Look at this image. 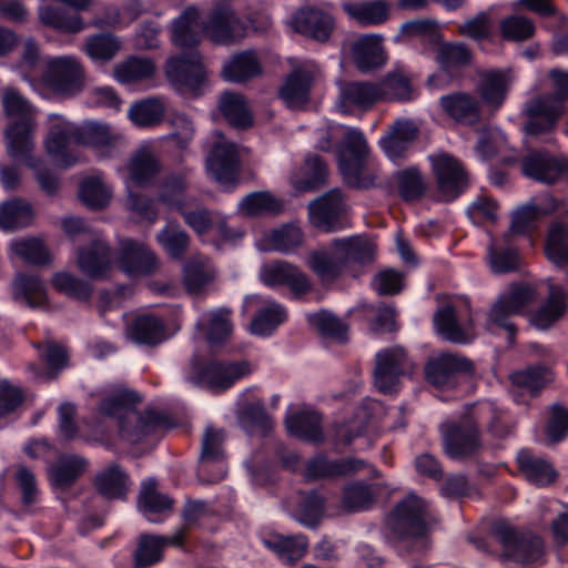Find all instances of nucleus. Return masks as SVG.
Wrapping results in <instances>:
<instances>
[{"label":"nucleus","instance_id":"nucleus-1","mask_svg":"<svg viewBox=\"0 0 568 568\" xmlns=\"http://www.w3.org/2000/svg\"><path fill=\"white\" fill-rule=\"evenodd\" d=\"M141 402L142 398L136 392L123 390L102 398L98 412L114 418L120 437L130 444H139L151 435L173 427L170 417L164 413L153 409L139 412L136 406Z\"/></svg>","mask_w":568,"mask_h":568},{"label":"nucleus","instance_id":"nucleus-2","mask_svg":"<svg viewBox=\"0 0 568 568\" xmlns=\"http://www.w3.org/2000/svg\"><path fill=\"white\" fill-rule=\"evenodd\" d=\"M2 106L12 119L6 131L8 153L16 160L27 161L33 150L37 109L13 88L3 90Z\"/></svg>","mask_w":568,"mask_h":568},{"label":"nucleus","instance_id":"nucleus-3","mask_svg":"<svg viewBox=\"0 0 568 568\" xmlns=\"http://www.w3.org/2000/svg\"><path fill=\"white\" fill-rule=\"evenodd\" d=\"M338 165L348 186L364 190L377 186L381 172L369 163V149L361 130L345 131L338 148Z\"/></svg>","mask_w":568,"mask_h":568},{"label":"nucleus","instance_id":"nucleus-4","mask_svg":"<svg viewBox=\"0 0 568 568\" xmlns=\"http://www.w3.org/2000/svg\"><path fill=\"white\" fill-rule=\"evenodd\" d=\"M429 511L427 503L415 494L398 501L388 515L387 525L399 541H407L406 551L425 548L428 534Z\"/></svg>","mask_w":568,"mask_h":568},{"label":"nucleus","instance_id":"nucleus-5","mask_svg":"<svg viewBox=\"0 0 568 568\" xmlns=\"http://www.w3.org/2000/svg\"><path fill=\"white\" fill-rule=\"evenodd\" d=\"M39 81L52 95L72 99L83 92L88 75L82 62L73 55L45 57Z\"/></svg>","mask_w":568,"mask_h":568},{"label":"nucleus","instance_id":"nucleus-6","mask_svg":"<svg viewBox=\"0 0 568 568\" xmlns=\"http://www.w3.org/2000/svg\"><path fill=\"white\" fill-rule=\"evenodd\" d=\"M536 291L531 285H511L509 291L501 294L491 305L487 313L486 329L489 332L494 328L504 329L509 345H515L518 329L511 317L521 314L527 305L536 301Z\"/></svg>","mask_w":568,"mask_h":568},{"label":"nucleus","instance_id":"nucleus-7","mask_svg":"<svg viewBox=\"0 0 568 568\" xmlns=\"http://www.w3.org/2000/svg\"><path fill=\"white\" fill-rule=\"evenodd\" d=\"M251 373V365L246 361H201L194 356L191 361L189 379L194 385H205L213 390H225L237 379Z\"/></svg>","mask_w":568,"mask_h":568},{"label":"nucleus","instance_id":"nucleus-8","mask_svg":"<svg viewBox=\"0 0 568 568\" xmlns=\"http://www.w3.org/2000/svg\"><path fill=\"white\" fill-rule=\"evenodd\" d=\"M493 536L503 546L500 559L519 564L538 560L542 555L541 539L531 532L524 531L506 523L498 521L493 527Z\"/></svg>","mask_w":568,"mask_h":568},{"label":"nucleus","instance_id":"nucleus-9","mask_svg":"<svg viewBox=\"0 0 568 568\" xmlns=\"http://www.w3.org/2000/svg\"><path fill=\"white\" fill-rule=\"evenodd\" d=\"M440 429L444 450L450 458L466 459L480 453V430L473 414L463 416L458 422L443 424Z\"/></svg>","mask_w":568,"mask_h":568},{"label":"nucleus","instance_id":"nucleus-10","mask_svg":"<svg viewBox=\"0 0 568 568\" xmlns=\"http://www.w3.org/2000/svg\"><path fill=\"white\" fill-rule=\"evenodd\" d=\"M566 112V105L547 93H539L528 99L523 106L524 130L529 135L551 132Z\"/></svg>","mask_w":568,"mask_h":568},{"label":"nucleus","instance_id":"nucleus-11","mask_svg":"<svg viewBox=\"0 0 568 568\" xmlns=\"http://www.w3.org/2000/svg\"><path fill=\"white\" fill-rule=\"evenodd\" d=\"M429 160L439 199L450 202L458 197L468 185V176L463 164L448 153L432 155Z\"/></svg>","mask_w":568,"mask_h":568},{"label":"nucleus","instance_id":"nucleus-12","mask_svg":"<svg viewBox=\"0 0 568 568\" xmlns=\"http://www.w3.org/2000/svg\"><path fill=\"white\" fill-rule=\"evenodd\" d=\"M412 369V363L400 346L385 348L375 356L374 384L383 394L397 390L399 379Z\"/></svg>","mask_w":568,"mask_h":568},{"label":"nucleus","instance_id":"nucleus-13","mask_svg":"<svg viewBox=\"0 0 568 568\" xmlns=\"http://www.w3.org/2000/svg\"><path fill=\"white\" fill-rule=\"evenodd\" d=\"M474 371L469 358L454 353H443L430 358L424 368L426 381L436 388H453L460 375H471Z\"/></svg>","mask_w":568,"mask_h":568},{"label":"nucleus","instance_id":"nucleus-14","mask_svg":"<svg viewBox=\"0 0 568 568\" xmlns=\"http://www.w3.org/2000/svg\"><path fill=\"white\" fill-rule=\"evenodd\" d=\"M165 73L170 83L178 90L194 91L205 78L202 55L197 50L182 51L168 60Z\"/></svg>","mask_w":568,"mask_h":568},{"label":"nucleus","instance_id":"nucleus-15","mask_svg":"<svg viewBox=\"0 0 568 568\" xmlns=\"http://www.w3.org/2000/svg\"><path fill=\"white\" fill-rule=\"evenodd\" d=\"M203 30L216 44H230L245 37L247 23L229 6H216L203 22Z\"/></svg>","mask_w":568,"mask_h":568},{"label":"nucleus","instance_id":"nucleus-16","mask_svg":"<svg viewBox=\"0 0 568 568\" xmlns=\"http://www.w3.org/2000/svg\"><path fill=\"white\" fill-rule=\"evenodd\" d=\"M346 204L339 189H333L308 204L312 224L324 231L343 229Z\"/></svg>","mask_w":568,"mask_h":568},{"label":"nucleus","instance_id":"nucleus-17","mask_svg":"<svg viewBox=\"0 0 568 568\" xmlns=\"http://www.w3.org/2000/svg\"><path fill=\"white\" fill-rule=\"evenodd\" d=\"M261 278L267 286L288 287L295 298H301L313 288L308 275L298 266L286 261H275L265 265L261 271Z\"/></svg>","mask_w":568,"mask_h":568},{"label":"nucleus","instance_id":"nucleus-18","mask_svg":"<svg viewBox=\"0 0 568 568\" xmlns=\"http://www.w3.org/2000/svg\"><path fill=\"white\" fill-rule=\"evenodd\" d=\"M365 468H369L373 477L379 476L377 469L371 467L361 458L347 457L332 460L325 456H317L307 462L305 477L307 480H316L321 478L349 476Z\"/></svg>","mask_w":568,"mask_h":568},{"label":"nucleus","instance_id":"nucleus-19","mask_svg":"<svg viewBox=\"0 0 568 568\" xmlns=\"http://www.w3.org/2000/svg\"><path fill=\"white\" fill-rule=\"evenodd\" d=\"M48 120L51 125L45 141L47 151L60 158L61 164L69 168L77 162V159L67 152V148L70 144H78V125L59 114H50Z\"/></svg>","mask_w":568,"mask_h":568},{"label":"nucleus","instance_id":"nucleus-20","mask_svg":"<svg viewBox=\"0 0 568 568\" xmlns=\"http://www.w3.org/2000/svg\"><path fill=\"white\" fill-rule=\"evenodd\" d=\"M306 265L323 284H332L347 272L335 240L328 246L310 252Z\"/></svg>","mask_w":568,"mask_h":568},{"label":"nucleus","instance_id":"nucleus-21","mask_svg":"<svg viewBox=\"0 0 568 568\" xmlns=\"http://www.w3.org/2000/svg\"><path fill=\"white\" fill-rule=\"evenodd\" d=\"M521 171L530 179L552 184L568 171V162L549 152H531L523 158Z\"/></svg>","mask_w":568,"mask_h":568},{"label":"nucleus","instance_id":"nucleus-22","mask_svg":"<svg viewBox=\"0 0 568 568\" xmlns=\"http://www.w3.org/2000/svg\"><path fill=\"white\" fill-rule=\"evenodd\" d=\"M120 268L131 276L151 275L159 267V261L154 253L143 244L132 240L121 243Z\"/></svg>","mask_w":568,"mask_h":568},{"label":"nucleus","instance_id":"nucleus-23","mask_svg":"<svg viewBox=\"0 0 568 568\" xmlns=\"http://www.w3.org/2000/svg\"><path fill=\"white\" fill-rule=\"evenodd\" d=\"M439 105L450 119L465 125L477 124L481 119L480 100L465 91L443 95L439 99Z\"/></svg>","mask_w":568,"mask_h":568},{"label":"nucleus","instance_id":"nucleus-24","mask_svg":"<svg viewBox=\"0 0 568 568\" xmlns=\"http://www.w3.org/2000/svg\"><path fill=\"white\" fill-rule=\"evenodd\" d=\"M382 101V91L378 82L349 81L341 87L339 106L344 113H349L352 108L368 111Z\"/></svg>","mask_w":568,"mask_h":568},{"label":"nucleus","instance_id":"nucleus-25","mask_svg":"<svg viewBox=\"0 0 568 568\" xmlns=\"http://www.w3.org/2000/svg\"><path fill=\"white\" fill-rule=\"evenodd\" d=\"M207 169L221 184H227L236 179L240 168L237 148L231 142H216L206 160Z\"/></svg>","mask_w":568,"mask_h":568},{"label":"nucleus","instance_id":"nucleus-26","mask_svg":"<svg viewBox=\"0 0 568 568\" xmlns=\"http://www.w3.org/2000/svg\"><path fill=\"white\" fill-rule=\"evenodd\" d=\"M434 324L439 335L455 344H467L475 338L474 322L470 315L463 322L454 306L446 305L434 314Z\"/></svg>","mask_w":568,"mask_h":568},{"label":"nucleus","instance_id":"nucleus-27","mask_svg":"<svg viewBox=\"0 0 568 568\" xmlns=\"http://www.w3.org/2000/svg\"><path fill=\"white\" fill-rule=\"evenodd\" d=\"M111 248L99 236L90 240V244L78 250V265L91 278H102L111 266Z\"/></svg>","mask_w":568,"mask_h":568},{"label":"nucleus","instance_id":"nucleus-28","mask_svg":"<svg viewBox=\"0 0 568 568\" xmlns=\"http://www.w3.org/2000/svg\"><path fill=\"white\" fill-rule=\"evenodd\" d=\"M347 272L356 275L357 267H364L374 262L376 256L375 243L365 235L336 239Z\"/></svg>","mask_w":568,"mask_h":568},{"label":"nucleus","instance_id":"nucleus-29","mask_svg":"<svg viewBox=\"0 0 568 568\" xmlns=\"http://www.w3.org/2000/svg\"><path fill=\"white\" fill-rule=\"evenodd\" d=\"M294 28L308 38L325 42L334 29V19L322 9L304 7L294 16Z\"/></svg>","mask_w":568,"mask_h":568},{"label":"nucleus","instance_id":"nucleus-30","mask_svg":"<svg viewBox=\"0 0 568 568\" xmlns=\"http://www.w3.org/2000/svg\"><path fill=\"white\" fill-rule=\"evenodd\" d=\"M314 85V72L304 67H297L290 72L278 91V97L291 109L305 105Z\"/></svg>","mask_w":568,"mask_h":568},{"label":"nucleus","instance_id":"nucleus-31","mask_svg":"<svg viewBox=\"0 0 568 568\" xmlns=\"http://www.w3.org/2000/svg\"><path fill=\"white\" fill-rule=\"evenodd\" d=\"M130 485V475L116 463L97 471L92 479L94 490L106 500L124 499Z\"/></svg>","mask_w":568,"mask_h":568},{"label":"nucleus","instance_id":"nucleus-32","mask_svg":"<svg viewBox=\"0 0 568 568\" xmlns=\"http://www.w3.org/2000/svg\"><path fill=\"white\" fill-rule=\"evenodd\" d=\"M382 40L381 36L364 34L351 43L352 58L361 72L373 71L386 62Z\"/></svg>","mask_w":568,"mask_h":568},{"label":"nucleus","instance_id":"nucleus-33","mask_svg":"<svg viewBox=\"0 0 568 568\" xmlns=\"http://www.w3.org/2000/svg\"><path fill=\"white\" fill-rule=\"evenodd\" d=\"M216 278V270L207 257L193 256L183 265V285L191 295H200Z\"/></svg>","mask_w":568,"mask_h":568},{"label":"nucleus","instance_id":"nucleus-34","mask_svg":"<svg viewBox=\"0 0 568 568\" xmlns=\"http://www.w3.org/2000/svg\"><path fill=\"white\" fill-rule=\"evenodd\" d=\"M87 467L88 460L81 456H62L49 467V483L55 489L67 490L85 473Z\"/></svg>","mask_w":568,"mask_h":568},{"label":"nucleus","instance_id":"nucleus-35","mask_svg":"<svg viewBox=\"0 0 568 568\" xmlns=\"http://www.w3.org/2000/svg\"><path fill=\"white\" fill-rule=\"evenodd\" d=\"M262 64L254 50H245L233 54L222 68L224 80L233 83H245L262 74Z\"/></svg>","mask_w":568,"mask_h":568},{"label":"nucleus","instance_id":"nucleus-36","mask_svg":"<svg viewBox=\"0 0 568 568\" xmlns=\"http://www.w3.org/2000/svg\"><path fill=\"white\" fill-rule=\"evenodd\" d=\"M199 18L195 8H187L173 22L172 41L183 51L196 50L195 47L200 43L203 23L199 22Z\"/></svg>","mask_w":568,"mask_h":568},{"label":"nucleus","instance_id":"nucleus-37","mask_svg":"<svg viewBox=\"0 0 568 568\" xmlns=\"http://www.w3.org/2000/svg\"><path fill=\"white\" fill-rule=\"evenodd\" d=\"M322 415L315 410H303L293 414L285 419L290 435L308 443H322L324 433Z\"/></svg>","mask_w":568,"mask_h":568},{"label":"nucleus","instance_id":"nucleus-38","mask_svg":"<svg viewBox=\"0 0 568 568\" xmlns=\"http://www.w3.org/2000/svg\"><path fill=\"white\" fill-rule=\"evenodd\" d=\"M165 332L163 320L152 314L138 315L128 327V335L134 343L148 346L162 343Z\"/></svg>","mask_w":568,"mask_h":568},{"label":"nucleus","instance_id":"nucleus-39","mask_svg":"<svg viewBox=\"0 0 568 568\" xmlns=\"http://www.w3.org/2000/svg\"><path fill=\"white\" fill-rule=\"evenodd\" d=\"M217 106L232 126L245 130L253 125V114L243 94L224 91L219 98Z\"/></svg>","mask_w":568,"mask_h":568},{"label":"nucleus","instance_id":"nucleus-40","mask_svg":"<svg viewBox=\"0 0 568 568\" xmlns=\"http://www.w3.org/2000/svg\"><path fill=\"white\" fill-rule=\"evenodd\" d=\"M549 207H539L536 204H527L517 209L513 213L511 224L509 231L504 234L503 240L505 244L509 243V239L515 235H526L537 227V222L540 216L549 214L557 209L555 199L549 197Z\"/></svg>","mask_w":568,"mask_h":568},{"label":"nucleus","instance_id":"nucleus-41","mask_svg":"<svg viewBox=\"0 0 568 568\" xmlns=\"http://www.w3.org/2000/svg\"><path fill=\"white\" fill-rule=\"evenodd\" d=\"M555 378L552 369L545 364L527 366L509 375L514 387L526 390L530 396H538L541 389Z\"/></svg>","mask_w":568,"mask_h":568},{"label":"nucleus","instance_id":"nucleus-42","mask_svg":"<svg viewBox=\"0 0 568 568\" xmlns=\"http://www.w3.org/2000/svg\"><path fill=\"white\" fill-rule=\"evenodd\" d=\"M436 61L442 71L454 75L471 64L473 52L466 44L460 42H438Z\"/></svg>","mask_w":568,"mask_h":568},{"label":"nucleus","instance_id":"nucleus-43","mask_svg":"<svg viewBox=\"0 0 568 568\" xmlns=\"http://www.w3.org/2000/svg\"><path fill=\"white\" fill-rule=\"evenodd\" d=\"M187 171L170 173L161 182L158 201L168 207L180 212L185 205V194L189 190Z\"/></svg>","mask_w":568,"mask_h":568},{"label":"nucleus","instance_id":"nucleus-44","mask_svg":"<svg viewBox=\"0 0 568 568\" xmlns=\"http://www.w3.org/2000/svg\"><path fill=\"white\" fill-rule=\"evenodd\" d=\"M567 294L559 285H549L547 302L531 316V324L539 329L549 328L566 311Z\"/></svg>","mask_w":568,"mask_h":568},{"label":"nucleus","instance_id":"nucleus-45","mask_svg":"<svg viewBox=\"0 0 568 568\" xmlns=\"http://www.w3.org/2000/svg\"><path fill=\"white\" fill-rule=\"evenodd\" d=\"M378 486L358 480L346 485L342 494V507L346 513H358L371 508L377 498Z\"/></svg>","mask_w":568,"mask_h":568},{"label":"nucleus","instance_id":"nucleus-46","mask_svg":"<svg viewBox=\"0 0 568 568\" xmlns=\"http://www.w3.org/2000/svg\"><path fill=\"white\" fill-rule=\"evenodd\" d=\"M165 110L166 105L162 97H150L134 102L128 115L139 128H153L163 121Z\"/></svg>","mask_w":568,"mask_h":568},{"label":"nucleus","instance_id":"nucleus-47","mask_svg":"<svg viewBox=\"0 0 568 568\" xmlns=\"http://www.w3.org/2000/svg\"><path fill=\"white\" fill-rule=\"evenodd\" d=\"M34 217L32 205L21 199L13 197L0 204V229L13 231L29 226Z\"/></svg>","mask_w":568,"mask_h":568},{"label":"nucleus","instance_id":"nucleus-48","mask_svg":"<svg viewBox=\"0 0 568 568\" xmlns=\"http://www.w3.org/2000/svg\"><path fill=\"white\" fill-rule=\"evenodd\" d=\"M264 545L270 550L274 551L280 559L293 565L305 556L308 548V540L304 535H273L264 539Z\"/></svg>","mask_w":568,"mask_h":568},{"label":"nucleus","instance_id":"nucleus-49","mask_svg":"<svg viewBox=\"0 0 568 568\" xmlns=\"http://www.w3.org/2000/svg\"><path fill=\"white\" fill-rule=\"evenodd\" d=\"M12 297L18 303H24L30 307H37L47 301L43 282L36 275L18 274L12 282Z\"/></svg>","mask_w":568,"mask_h":568},{"label":"nucleus","instance_id":"nucleus-50","mask_svg":"<svg viewBox=\"0 0 568 568\" xmlns=\"http://www.w3.org/2000/svg\"><path fill=\"white\" fill-rule=\"evenodd\" d=\"M510 78L501 70L487 71L481 74L479 94L484 102L493 109H499L504 103L509 88Z\"/></svg>","mask_w":568,"mask_h":568},{"label":"nucleus","instance_id":"nucleus-51","mask_svg":"<svg viewBox=\"0 0 568 568\" xmlns=\"http://www.w3.org/2000/svg\"><path fill=\"white\" fill-rule=\"evenodd\" d=\"M156 71L154 61L150 58L130 57L114 67L115 79L123 84L142 82L153 78Z\"/></svg>","mask_w":568,"mask_h":568},{"label":"nucleus","instance_id":"nucleus-52","mask_svg":"<svg viewBox=\"0 0 568 568\" xmlns=\"http://www.w3.org/2000/svg\"><path fill=\"white\" fill-rule=\"evenodd\" d=\"M131 181L138 186L149 184L160 172L161 164L149 149L138 150L128 165Z\"/></svg>","mask_w":568,"mask_h":568},{"label":"nucleus","instance_id":"nucleus-53","mask_svg":"<svg viewBox=\"0 0 568 568\" xmlns=\"http://www.w3.org/2000/svg\"><path fill=\"white\" fill-rule=\"evenodd\" d=\"M517 462L527 479L536 485L546 486L557 478V471L547 460L534 456L527 450H521L518 454Z\"/></svg>","mask_w":568,"mask_h":568},{"label":"nucleus","instance_id":"nucleus-54","mask_svg":"<svg viewBox=\"0 0 568 568\" xmlns=\"http://www.w3.org/2000/svg\"><path fill=\"white\" fill-rule=\"evenodd\" d=\"M158 481L154 478L142 484L138 497V506L144 514L168 515L172 511L174 499L156 489Z\"/></svg>","mask_w":568,"mask_h":568},{"label":"nucleus","instance_id":"nucleus-55","mask_svg":"<svg viewBox=\"0 0 568 568\" xmlns=\"http://www.w3.org/2000/svg\"><path fill=\"white\" fill-rule=\"evenodd\" d=\"M545 252L549 261L560 268H568V226L555 222L549 227Z\"/></svg>","mask_w":568,"mask_h":568},{"label":"nucleus","instance_id":"nucleus-56","mask_svg":"<svg viewBox=\"0 0 568 568\" xmlns=\"http://www.w3.org/2000/svg\"><path fill=\"white\" fill-rule=\"evenodd\" d=\"M156 240L173 260H182L191 242L190 235L178 222H169L158 233Z\"/></svg>","mask_w":568,"mask_h":568},{"label":"nucleus","instance_id":"nucleus-57","mask_svg":"<svg viewBox=\"0 0 568 568\" xmlns=\"http://www.w3.org/2000/svg\"><path fill=\"white\" fill-rule=\"evenodd\" d=\"M239 209L247 216L278 215L284 210L283 202L270 192H253L240 203Z\"/></svg>","mask_w":568,"mask_h":568},{"label":"nucleus","instance_id":"nucleus-58","mask_svg":"<svg viewBox=\"0 0 568 568\" xmlns=\"http://www.w3.org/2000/svg\"><path fill=\"white\" fill-rule=\"evenodd\" d=\"M38 17L42 24L59 31L77 33L83 29L82 19L78 13H68L53 6L40 7Z\"/></svg>","mask_w":568,"mask_h":568},{"label":"nucleus","instance_id":"nucleus-59","mask_svg":"<svg viewBox=\"0 0 568 568\" xmlns=\"http://www.w3.org/2000/svg\"><path fill=\"white\" fill-rule=\"evenodd\" d=\"M382 91V101H410L415 91L412 85V79L402 71L388 73L378 82Z\"/></svg>","mask_w":568,"mask_h":568},{"label":"nucleus","instance_id":"nucleus-60","mask_svg":"<svg viewBox=\"0 0 568 568\" xmlns=\"http://www.w3.org/2000/svg\"><path fill=\"white\" fill-rule=\"evenodd\" d=\"M344 11L362 26L379 24L387 20L388 8L385 1H366L343 4Z\"/></svg>","mask_w":568,"mask_h":568},{"label":"nucleus","instance_id":"nucleus-61","mask_svg":"<svg viewBox=\"0 0 568 568\" xmlns=\"http://www.w3.org/2000/svg\"><path fill=\"white\" fill-rule=\"evenodd\" d=\"M395 181L400 199L405 202L420 200L427 190V182L422 172L413 166L398 171Z\"/></svg>","mask_w":568,"mask_h":568},{"label":"nucleus","instance_id":"nucleus-62","mask_svg":"<svg viewBox=\"0 0 568 568\" xmlns=\"http://www.w3.org/2000/svg\"><path fill=\"white\" fill-rule=\"evenodd\" d=\"M163 559V544L159 535L141 534L133 552V568H149Z\"/></svg>","mask_w":568,"mask_h":568},{"label":"nucleus","instance_id":"nucleus-63","mask_svg":"<svg viewBox=\"0 0 568 568\" xmlns=\"http://www.w3.org/2000/svg\"><path fill=\"white\" fill-rule=\"evenodd\" d=\"M287 318L284 306L272 302L262 307L251 322V331L256 335H270Z\"/></svg>","mask_w":568,"mask_h":568},{"label":"nucleus","instance_id":"nucleus-64","mask_svg":"<svg viewBox=\"0 0 568 568\" xmlns=\"http://www.w3.org/2000/svg\"><path fill=\"white\" fill-rule=\"evenodd\" d=\"M308 323L324 337L335 339L339 343L347 341V324L331 312L321 311L312 314L308 316Z\"/></svg>","mask_w":568,"mask_h":568}]
</instances>
